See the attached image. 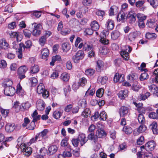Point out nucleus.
I'll list each match as a JSON object with an SVG mask.
<instances>
[{"instance_id": "obj_1", "label": "nucleus", "mask_w": 158, "mask_h": 158, "mask_svg": "<svg viewBox=\"0 0 158 158\" xmlns=\"http://www.w3.org/2000/svg\"><path fill=\"white\" fill-rule=\"evenodd\" d=\"M5 84L6 87L5 88L4 93L7 96H12L15 93V90L14 88L10 86L12 85V81L6 79Z\"/></svg>"}, {"instance_id": "obj_2", "label": "nucleus", "mask_w": 158, "mask_h": 158, "mask_svg": "<svg viewBox=\"0 0 158 158\" xmlns=\"http://www.w3.org/2000/svg\"><path fill=\"white\" fill-rule=\"evenodd\" d=\"M132 48L129 45H125L123 46L122 50L120 54L123 59L127 60L129 58V53L131 51Z\"/></svg>"}, {"instance_id": "obj_3", "label": "nucleus", "mask_w": 158, "mask_h": 158, "mask_svg": "<svg viewBox=\"0 0 158 158\" xmlns=\"http://www.w3.org/2000/svg\"><path fill=\"white\" fill-rule=\"evenodd\" d=\"M37 91L39 94H42L44 98H47L49 96L48 92L45 89L43 83H40L37 86Z\"/></svg>"}, {"instance_id": "obj_4", "label": "nucleus", "mask_w": 158, "mask_h": 158, "mask_svg": "<svg viewBox=\"0 0 158 158\" xmlns=\"http://www.w3.org/2000/svg\"><path fill=\"white\" fill-rule=\"evenodd\" d=\"M84 52L81 50H80L73 56L72 59L74 63H77L79 62L81 60L84 58Z\"/></svg>"}, {"instance_id": "obj_5", "label": "nucleus", "mask_w": 158, "mask_h": 158, "mask_svg": "<svg viewBox=\"0 0 158 158\" xmlns=\"http://www.w3.org/2000/svg\"><path fill=\"white\" fill-rule=\"evenodd\" d=\"M98 130L96 132V135L99 138H101L105 136L106 134L104 130V126L102 124L100 123L97 124Z\"/></svg>"}, {"instance_id": "obj_6", "label": "nucleus", "mask_w": 158, "mask_h": 158, "mask_svg": "<svg viewBox=\"0 0 158 158\" xmlns=\"http://www.w3.org/2000/svg\"><path fill=\"white\" fill-rule=\"evenodd\" d=\"M48 132V130L47 129H45L39 134H37L39 139V141H42L43 139H46L48 138L47 135Z\"/></svg>"}, {"instance_id": "obj_7", "label": "nucleus", "mask_w": 158, "mask_h": 158, "mask_svg": "<svg viewBox=\"0 0 158 158\" xmlns=\"http://www.w3.org/2000/svg\"><path fill=\"white\" fill-rule=\"evenodd\" d=\"M156 147L155 142L152 140L148 142L145 145V149L147 151H152Z\"/></svg>"}, {"instance_id": "obj_8", "label": "nucleus", "mask_w": 158, "mask_h": 158, "mask_svg": "<svg viewBox=\"0 0 158 158\" xmlns=\"http://www.w3.org/2000/svg\"><path fill=\"white\" fill-rule=\"evenodd\" d=\"M78 139L80 142V144L81 146H83L88 141L86 135L83 133H80Z\"/></svg>"}, {"instance_id": "obj_9", "label": "nucleus", "mask_w": 158, "mask_h": 158, "mask_svg": "<svg viewBox=\"0 0 158 158\" xmlns=\"http://www.w3.org/2000/svg\"><path fill=\"white\" fill-rule=\"evenodd\" d=\"M9 34L11 38L16 37L17 42L20 41L22 39V35L18 32L11 31L9 33Z\"/></svg>"}, {"instance_id": "obj_10", "label": "nucleus", "mask_w": 158, "mask_h": 158, "mask_svg": "<svg viewBox=\"0 0 158 158\" xmlns=\"http://www.w3.org/2000/svg\"><path fill=\"white\" fill-rule=\"evenodd\" d=\"M137 15L133 11H130L128 14L127 18L129 20V23H135L136 20Z\"/></svg>"}, {"instance_id": "obj_11", "label": "nucleus", "mask_w": 158, "mask_h": 158, "mask_svg": "<svg viewBox=\"0 0 158 158\" xmlns=\"http://www.w3.org/2000/svg\"><path fill=\"white\" fill-rule=\"evenodd\" d=\"M129 109L127 107L122 106L119 109L118 113L121 117L126 116L128 113Z\"/></svg>"}, {"instance_id": "obj_12", "label": "nucleus", "mask_w": 158, "mask_h": 158, "mask_svg": "<svg viewBox=\"0 0 158 158\" xmlns=\"http://www.w3.org/2000/svg\"><path fill=\"white\" fill-rule=\"evenodd\" d=\"M9 48V44L5 39L2 38L0 40V50H6Z\"/></svg>"}, {"instance_id": "obj_13", "label": "nucleus", "mask_w": 158, "mask_h": 158, "mask_svg": "<svg viewBox=\"0 0 158 158\" xmlns=\"http://www.w3.org/2000/svg\"><path fill=\"white\" fill-rule=\"evenodd\" d=\"M16 127L14 123H8L5 126V131L7 132H11L14 131Z\"/></svg>"}, {"instance_id": "obj_14", "label": "nucleus", "mask_w": 158, "mask_h": 158, "mask_svg": "<svg viewBox=\"0 0 158 158\" xmlns=\"http://www.w3.org/2000/svg\"><path fill=\"white\" fill-rule=\"evenodd\" d=\"M45 104L43 101L41 99L38 100L36 102V107L39 110H43L45 106Z\"/></svg>"}, {"instance_id": "obj_15", "label": "nucleus", "mask_w": 158, "mask_h": 158, "mask_svg": "<svg viewBox=\"0 0 158 158\" xmlns=\"http://www.w3.org/2000/svg\"><path fill=\"white\" fill-rule=\"evenodd\" d=\"M125 14L123 11H120L118 14L117 19L118 21L123 23L125 19Z\"/></svg>"}, {"instance_id": "obj_16", "label": "nucleus", "mask_w": 158, "mask_h": 158, "mask_svg": "<svg viewBox=\"0 0 158 158\" xmlns=\"http://www.w3.org/2000/svg\"><path fill=\"white\" fill-rule=\"evenodd\" d=\"M150 90L153 93L154 95L158 96V87L153 84L149 86Z\"/></svg>"}, {"instance_id": "obj_17", "label": "nucleus", "mask_w": 158, "mask_h": 158, "mask_svg": "<svg viewBox=\"0 0 158 158\" xmlns=\"http://www.w3.org/2000/svg\"><path fill=\"white\" fill-rule=\"evenodd\" d=\"M66 150H65L63 152V154H59L58 156V158H60V157H62V158H64V157H70L72 156V153L70 152L71 149L70 148V150H69V149H68V148L65 149Z\"/></svg>"}, {"instance_id": "obj_18", "label": "nucleus", "mask_w": 158, "mask_h": 158, "mask_svg": "<svg viewBox=\"0 0 158 158\" xmlns=\"http://www.w3.org/2000/svg\"><path fill=\"white\" fill-rule=\"evenodd\" d=\"M61 145L62 147H64L65 148H68V149L70 150V146L68 144V139L65 138L62 139L61 142Z\"/></svg>"}, {"instance_id": "obj_19", "label": "nucleus", "mask_w": 158, "mask_h": 158, "mask_svg": "<svg viewBox=\"0 0 158 158\" xmlns=\"http://www.w3.org/2000/svg\"><path fill=\"white\" fill-rule=\"evenodd\" d=\"M49 54V50L47 48H43L41 51L42 58L43 59H46L48 57Z\"/></svg>"}, {"instance_id": "obj_20", "label": "nucleus", "mask_w": 158, "mask_h": 158, "mask_svg": "<svg viewBox=\"0 0 158 158\" xmlns=\"http://www.w3.org/2000/svg\"><path fill=\"white\" fill-rule=\"evenodd\" d=\"M139 33V32L137 31L130 33L128 36L129 40L131 42L134 41L135 38L138 36Z\"/></svg>"}, {"instance_id": "obj_21", "label": "nucleus", "mask_w": 158, "mask_h": 158, "mask_svg": "<svg viewBox=\"0 0 158 158\" xmlns=\"http://www.w3.org/2000/svg\"><path fill=\"white\" fill-rule=\"evenodd\" d=\"M150 127L151 128L154 134L158 133V127L157 123L155 122H153L150 125Z\"/></svg>"}, {"instance_id": "obj_22", "label": "nucleus", "mask_w": 158, "mask_h": 158, "mask_svg": "<svg viewBox=\"0 0 158 158\" xmlns=\"http://www.w3.org/2000/svg\"><path fill=\"white\" fill-rule=\"evenodd\" d=\"M57 150V147L55 145H52L48 149V154L51 155L56 152Z\"/></svg>"}, {"instance_id": "obj_23", "label": "nucleus", "mask_w": 158, "mask_h": 158, "mask_svg": "<svg viewBox=\"0 0 158 158\" xmlns=\"http://www.w3.org/2000/svg\"><path fill=\"white\" fill-rule=\"evenodd\" d=\"M106 25L107 26V29L111 30L114 28V22L112 20L109 19L107 20Z\"/></svg>"}, {"instance_id": "obj_24", "label": "nucleus", "mask_w": 158, "mask_h": 158, "mask_svg": "<svg viewBox=\"0 0 158 158\" xmlns=\"http://www.w3.org/2000/svg\"><path fill=\"white\" fill-rule=\"evenodd\" d=\"M118 7L115 6H111L109 10V15L111 16L114 15L115 13H117L118 12Z\"/></svg>"}, {"instance_id": "obj_25", "label": "nucleus", "mask_w": 158, "mask_h": 158, "mask_svg": "<svg viewBox=\"0 0 158 158\" xmlns=\"http://www.w3.org/2000/svg\"><path fill=\"white\" fill-rule=\"evenodd\" d=\"M128 91L127 90H121L118 94V96L121 99H123L128 95Z\"/></svg>"}, {"instance_id": "obj_26", "label": "nucleus", "mask_w": 158, "mask_h": 158, "mask_svg": "<svg viewBox=\"0 0 158 158\" xmlns=\"http://www.w3.org/2000/svg\"><path fill=\"white\" fill-rule=\"evenodd\" d=\"M124 75L123 74H120L118 73H116L114 78V82H116L118 81H122L123 80V77Z\"/></svg>"}, {"instance_id": "obj_27", "label": "nucleus", "mask_w": 158, "mask_h": 158, "mask_svg": "<svg viewBox=\"0 0 158 158\" xmlns=\"http://www.w3.org/2000/svg\"><path fill=\"white\" fill-rule=\"evenodd\" d=\"M88 139L93 141L95 143H96L98 141V139L97 136L94 135V133L92 132L89 134L87 137Z\"/></svg>"}, {"instance_id": "obj_28", "label": "nucleus", "mask_w": 158, "mask_h": 158, "mask_svg": "<svg viewBox=\"0 0 158 158\" xmlns=\"http://www.w3.org/2000/svg\"><path fill=\"white\" fill-rule=\"evenodd\" d=\"M16 93L19 95L21 96L25 94V93L20 83L18 84L17 85Z\"/></svg>"}, {"instance_id": "obj_29", "label": "nucleus", "mask_w": 158, "mask_h": 158, "mask_svg": "<svg viewBox=\"0 0 158 158\" xmlns=\"http://www.w3.org/2000/svg\"><path fill=\"white\" fill-rule=\"evenodd\" d=\"M13 139V137H7L6 139L5 142H3L2 143V145L0 146V151L2 150L5 147H7L8 146V145L6 143V142L10 141Z\"/></svg>"}, {"instance_id": "obj_30", "label": "nucleus", "mask_w": 158, "mask_h": 158, "mask_svg": "<svg viewBox=\"0 0 158 158\" xmlns=\"http://www.w3.org/2000/svg\"><path fill=\"white\" fill-rule=\"evenodd\" d=\"M91 27L93 30L97 31L99 29V25L97 22L94 21L91 23Z\"/></svg>"}, {"instance_id": "obj_31", "label": "nucleus", "mask_w": 158, "mask_h": 158, "mask_svg": "<svg viewBox=\"0 0 158 158\" xmlns=\"http://www.w3.org/2000/svg\"><path fill=\"white\" fill-rule=\"evenodd\" d=\"M61 80L64 81H67L69 79V75L66 73H62L60 76Z\"/></svg>"}, {"instance_id": "obj_32", "label": "nucleus", "mask_w": 158, "mask_h": 158, "mask_svg": "<svg viewBox=\"0 0 158 158\" xmlns=\"http://www.w3.org/2000/svg\"><path fill=\"white\" fill-rule=\"evenodd\" d=\"M108 80V78L106 76L103 77H99L97 79L98 83H101L102 85H104L106 83Z\"/></svg>"}, {"instance_id": "obj_33", "label": "nucleus", "mask_w": 158, "mask_h": 158, "mask_svg": "<svg viewBox=\"0 0 158 158\" xmlns=\"http://www.w3.org/2000/svg\"><path fill=\"white\" fill-rule=\"evenodd\" d=\"M21 111H24L27 110L31 106V104L28 102L23 103L21 105Z\"/></svg>"}, {"instance_id": "obj_34", "label": "nucleus", "mask_w": 158, "mask_h": 158, "mask_svg": "<svg viewBox=\"0 0 158 158\" xmlns=\"http://www.w3.org/2000/svg\"><path fill=\"white\" fill-rule=\"evenodd\" d=\"M91 111L88 108H86L83 111L81 114V115L84 118H87L89 117L90 115Z\"/></svg>"}, {"instance_id": "obj_35", "label": "nucleus", "mask_w": 158, "mask_h": 158, "mask_svg": "<svg viewBox=\"0 0 158 158\" xmlns=\"http://www.w3.org/2000/svg\"><path fill=\"white\" fill-rule=\"evenodd\" d=\"M120 32L117 31H113L111 34V38L113 40H116L120 36Z\"/></svg>"}, {"instance_id": "obj_36", "label": "nucleus", "mask_w": 158, "mask_h": 158, "mask_svg": "<svg viewBox=\"0 0 158 158\" xmlns=\"http://www.w3.org/2000/svg\"><path fill=\"white\" fill-rule=\"evenodd\" d=\"M137 17L139 21H144L147 19V16L143 14L138 13L137 14Z\"/></svg>"}, {"instance_id": "obj_37", "label": "nucleus", "mask_w": 158, "mask_h": 158, "mask_svg": "<svg viewBox=\"0 0 158 158\" xmlns=\"http://www.w3.org/2000/svg\"><path fill=\"white\" fill-rule=\"evenodd\" d=\"M93 45L89 43H86L83 45V49L85 51H89L93 48Z\"/></svg>"}, {"instance_id": "obj_38", "label": "nucleus", "mask_w": 158, "mask_h": 158, "mask_svg": "<svg viewBox=\"0 0 158 158\" xmlns=\"http://www.w3.org/2000/svg\"><path fill=\"white\" fill-rule=\"evenodd\" d=\"M27 70V69L26 66H23L20 67L18 69V73L19 74H25Z\"/></svg>"}, {"instance_id": "obj_39", "label": "nucleus", "mask_w": 158, "mask_h": 158, "mask_svg": "<svg viewBox=\"0 0 158 158\" xmlns=\"http://www.w3.org/2000/svg\"><path fill=\"white\" fill-rule=\"evenodd\" d=\"M155 20L153 19H149L148 20L146 25L148 27L152 28L155 26Z\"/></svg>"}, {"instance_id": "obj_40", "label": "nucleus", "mask_w": 158, "mask_h": 158, "mask_svg": "<svg viewBox=\"0 0 158 158\" xmlns=\"http://www.w3.org/2000/svg\"><path fill=\"white\" fill-rule=\"evenodd\" d=\"M138 120L139 123L144 124L145 123V119L144 115L142 114H139L138 116Z\"/></svg>"}, {"instance_id": "obj_41", "label": "nucleus", "mask_w": 158, "mask_h": 158, "mask_svg": "<svg viewBox=\"0 0 158 158\" xmlns=\"http://www.w3.org/2000/svg\"><path fill=\"white\" fill-rule=\"evenodd\" d=\"M24 45L23 44H19V47L18 49V51L17 52L18 57V58L21 59L23 56L22 47Z\"/></svg>"}, {"instance_id": "obj_42", "label": "nucleus", "mask_w": 158, "mask_h": 158, "mask_svg": "<svg viewBox=\"0 0 158 158\" xmlns=\"http://www.w3.org/2000/svg\"><path fill=\"white\" fill-rule=\"evenodd\" d=\"M150 5L154 8H156L158 6V0H147Z\"/></svg>"}, {"instance_id": "obj_43", "label": "nucleus", "mask_w": 158, "mask_h": 158, "mask_svg": "<svg viewBox=\"0 0 158 158\" xmlns=\"http://www.w3.org/2000/svg\"><path fill=\"white\" fill-rule=\"evenodd\" d=\"M62 47L63 51L65 52L68 51L70 48L69 44L67 42L63 44Z\"/></svg>"}, {"instance_id": "obj_44", "label": "nucleus", "mask_w": 158, "mask_h": 158, "mask_svg": "<svg viewBox=\"0 0 158 158\" xmlns=\"http://www.w3.org/2000/svg\"><path fill=\"white\" fill-rule=\"evenodd\" d=\"M39 70V68L37 65H35L32 66L30 69V71L31 73L34 74L37 73Z\"/></svg>"}, {"instance_id": "obj_45", "label": "nucleus", "mask_w": 158, "mask_h": 158, "mask_svg": "<svg viewBox=\"0 0 158 158\" xmlns=\"http://www.w3.org/2000/svg\"><path fill=\"white\" fill-rule=\"evenodd\" d=\"M46 37L44 36H42L40 38L39 42L41 46H43L46 43Z\"/></svg>"}, {"instance_id": "obj_46", "label": "nucleus", "mask_w": 158, "mask_h": 158, "mask_svg": "<svg viewBox=\"0 0 158 158\" xmlns=\"http://www.w3.org/2000/svg\"><path fill=\"white\" fill-rule=\"evenodd\" d=\"M103 62L101 60H99L97 61L96 69L97 71H100L101 68L103 66Z\"/></svg>"}, {"instance_id": "obj_47", "label": "nucleus", "mask_w": 158, "mask_h": 158, "mask_svg": "<svg viewBox=\"0 0 158 158\" xmlns=\"http://www.w3.org/2000/svg\"><path fill=\"white\" fill-rule=\"evenodd\" d=\"M60 59V56L59 55H56L53 56L52 57V61L50 62V64L53 66L56 60H59Z\"/></svg>"}, {"instance_id": "obj_48", "label": "nucleus", "mask_w": 158, "mask_h": 158, "mask_svg": "<svg viewBox=\"0 0 158 158\" xmlns=\"http://www.w3.org/2000/svg\"><path fill=\"white\" fill-rule=\"evenodd\" d=\"M78 105L82 108H85L86 106V100L85 99H81L78 102Z\"/></svg>"}, {"instance_id": "obj_49", "label": "nucleus", "mask_w": 158, "mask_h": 158, "mask_svg": "<svg viewBox=\"0 0 158 158\" xmlns=\"http://www.w3.org/2000/svg\"><path fill=\"white\" fill-rule=\"evenodd\" d=\"M146 129L147 127L144 124H142L139 127L137 130V131L139 133H142L144 132Z\"/></svg>"}, {"instance_id": "obj_50", "label": "nucleus", "mask_w": 158, "mask_h": 158, "mask_svg": "<svg viewBox=\"0 0 158 158\" xmlns=\"http://www.w3.org/2000/svg\"><path fill=\"white\" fill-rule=\"evenodd\" d=\"M23 153L25 156H29L31 153L32 149L30 147H27L23 151Z\"/></svg>"}, {"instance_id": "obj_51", "label": "nucleus", "mask_w": 158, "mask_h": 158, "mask_svg": "<svg viewBox=\"0 0 158 158\" xmlns=\"http://www.w3.org/2000/svg\"><path fill=\"white\" fill-rule=\"evenodd\" d=\"M149 77L148 73L144 72L142 73L140 76V79L141 81H143L147 79Z\"/></svg>"}, {"instance_id": "obj_52", "label": "nucleus", "mask_w": 158, "mask_h": 158, "mask_svg": "<svg viewBox=\"0 0 158 158\" xmlns=\"http://www.w3.org/2000/svg\"><path fill=\"white\" fill-rule=\"evenodd\" d=\"M23 32L25 37L28 38H30L32 33L31 31L26 29L23 30Z\"/></svg>"}, {"instance_id": "obj_53", "label": "nucleus", "mask_w": 158, "mask_h": 158, "mask_svg": "<svg viewBox=\"0 0 158 158\" xmlns=\"http://www.w3.org/2000/svg\"><path fill=\"white\" fill-rule=\"evenodd\" d=\"M140 88L139 84L137 82H135L133 85L132 89L135 91H137Z\"/></svg>"}, {"instance_id": "obj_54", "label": "nucleus", "mask_w": 158, "mask_h": 158, "mask_svg": "<svg viewBox=\"0 0 158 158\" xmlns=\"http://www.w3.org/2000/svg\"><path fill=\"white\" fill-rule=\"evenodd\" d=\"M149 117L153 119H158V114L154 112H152L149 113L148 115Z\"/></svg>"}, {"instance_id": "obj_55", "label": "nucleus", "mask_w": 158, "mask_h": 158, "mask_svg": "<svg viewBox=\"0 0 158 158\" xmlns=\"http://www.w3.org/2000/svg\"><path fill=\"white\" fill-rule=\"evenodd\" d=\"M61 114H62L60 111H55L53 113V116L54 118L56 119H58L60 118Z\"/></svg>"}, {"instance_id": "obj_56", "label": "nucleus", "mask_w": 158, "mask_h": 158, "mask_svg": "<svg viewBox=\"0 0 158 158\" xmlns=\"http://www.w3.org/2000/svg\"><path fill=\"white\" fill-rule=\"evenodd\" d=\"M30 82L31 83V86H35L38 83V80L36 78L33 77L30 78L29 79Z\"/></svg>"}, {"instance_id": "obj_57", "label": "nucleus", "mask_w": 158, "mask_h": 158, "mask_svg": "<svg viewBox=\"0 0 158 158\" xmlns=\"http://www.w3.org/2000/svg\"><path fill=\"white\" fill-rule=\"evenodd\" d=\"M100 119L102 120H106L107 118V115L105 112L102 111L99 114Z\"/></svg>"}, {"instance_id": "obj_58", "label": "nucleus", "mask_w": 158, "mask_h": 158, "mask_svg": "<svg viewBox=\"0 0 158 158\" xmlns=\"http://www.w3.org/2000/svg\"><path fill=\"white\" fill-rule=\"evenodd\" d=\"M19 102H15L13 108L16 109V111L18 112L20 110H21V106H19Z\"/></svg>"}, {"instance_id": "obj_59", "label": "nucleus", "mask_w": 158, "mask_h": 158, "mask_svg": "<svg viewBox=\"0 0 158 158\" xmlns=\"http://www.w3.org/2000/svg\"><path fill=\"white\" fill-rule=\"evenodd\" d=\"M104 92V90L103 89L101 88L98 89L96 92V94L97 97L100 98L102 96Z\"/></svg>"}, {"instance_id": "obj_60", "label": "nucleus", "mask_w": 158, "mask_h": 158, "mask_svg": "<svg viewBox=\"0 0 158 158\" xmlns=\"http://www.w3.org/2000/svg\"><path fill=\"white\" fill-rule=\"evenodd\" d=\"M95 71V70L93 69H88L85 71V74L87 75L91 76L94 73Z\"/></svg>"}, {"instance_id": "obj_61", "label": "nucleus", "mask_w": 158, "mask_h": 158, "mask_svg": "<svg viewBox=\"0 0 158 158\" xmlns=\"http://www.w3.org/2000/svg\"><path fill=\"white\" fill-rule=\"evenodd\" d=\"M123 130L127 134L131 133L132 132V129L130 127H124L123 128Z\"/></svg>"}, {"instance_id": "obj_62", "label": "nucleus", "mask_w": 158, "mask_h": 158, "mask_svg": "<svg viewBox=\"0 0 158 158\" xmlns=\"http://www.w3.org/2000/svg\"><path fill=\"white\" fill-rule=\"evenodd\" d=\"M4 10L5 12H7L10 13L12 12V9L11 5L9 4L6 6L5 7Z\"/></svg>"}, {"instance_id": "obj_63", "label": "nucleus", "mask_w": 158, "mask_h": 158, "mask_svg": "<svg viewBox=\"0 0 158 158\" xmlns=\"http://www.w3.org/2000/svg\"><path fill=\"white\" fill-rule=\"evenodd\" d=\"M144 143V138L143 136H141L137 140V143L141 145Z\"/></svg>"}, {"instance_id": "obj_64", "label": "nucleus", "mask_w": 158, "mask_h": 158, "mask_svg": "<svg viewBox=\"0 0 158 158\" xmlns=\"http://www.w3.org/2000/svg\"><path fill=\"white\" fill-rule=\"evenodd\" d=\"M32 45V43L31 41L28 40L26 42L25 44L24 45L23 47L24 48H29Z\"/></svg>"}]
</instances>
